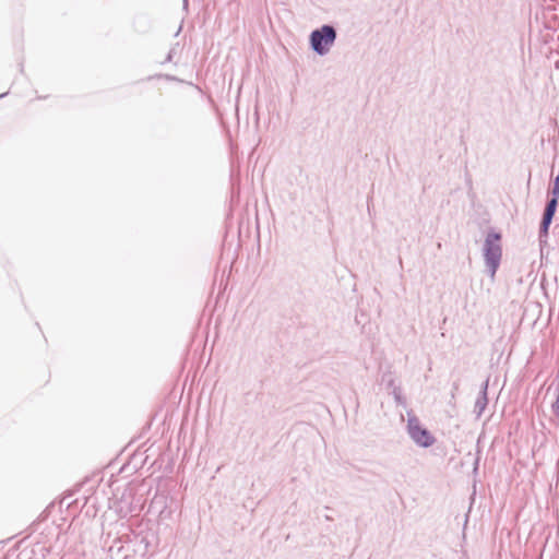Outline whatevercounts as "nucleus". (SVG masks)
<instances>
[{
  "mask_svg": "<svg viewBox=\"0 0 559 559\" xmlns=\"http://www.w3.org/2000/svg\"><path fill=\"white\" fill-rule=\"evenodd\" d=\"M483 257L486 272L491 280H495L496 273L502 259L501 234L495 230L487 233L483 247Z\"/></svg>",
  "mask_w": 559,
  "mask_h": 559,
  "instance_id": "obj_1",
  "label": "nucleus"
},
{
  "mask_svg": "<svg viewBox=\"0 0 559 559\" xmlns=\"http://www.w3.org/2000/svg\"><path fill=\"white\" fill-rule=\"evenodd\" d=\"M336 29L332 25H322L309 36L311 49L319 56L326 55L336 40Z\"/></svg>",
  "mask_w": 559,
  "mask_h": 559,
  "instance_id": "obj_2",
  "label": "nucleus"
},
{
  "mask_svg": "<svg viewBox=\"0 0 559 559\" xmlns=\"http://www.w3.org/2000/svg\"><path fill=\"white\" fill-rule=\"evenodd\" d=\"M406 430L412 441L420 448H429L436 442L433 435L423 427L419 419L411 412L407 413Z\"/></svg>",
  "mask_w": 559,
  "mask_h": 559,
  "instance_id": "obj_3",
  "label": "nucleus"
},
{
  "mask_svg": "<svg viewBox=\"0 0 559 559\" xmlns=\"http://www.w3.org/2000/svg\"><path fill=\"white\" fill-rule=\"evenodd\" d=\"M141 499H135L132 489H127L121 495V498L114 503L115 511L120 518L138 514L141 511Z\"/></svg>",
  "mask_w": 559,
  "mask_h": 559,
  "instance_id": "obj_4",
  "label": "nucleus"
},
{
  "mask_svg": "<svg viewBox=\"0 0 559 559\" xmlns=\"http://www.w3.org/2000/svg\"><path fill=\"white\" fill-rule=\"evenodd\" d=\"M557 206H558V200H555V198H549L546 203V206H545V210L543 213V218H542L540 226H539V236L540 237L542 236L546 237L548 235V230L551 225L555 213L557 211Z\"/></svg>",
  "mask_w": 559,
  "mask_h": 559,
  "instance_id": "obj_5",
  "label": "nucleus"
},
{
  "mask_svg": "<svg viewBox=\"0 0 559 559\" xmlns=\"http://www.w3.org/2000/svg\"><path fill=\"white\" fill-rule=\"evenodd\" d=\"M487 390H488V380H486L483 385L481 390L479 392V395L477 396L474 405V413L477 417H480L484 411L486 409V406L488 404V397H487Z\"/></svg>",
  "mask_w": 559,
  "mask_h": 559,
  "instance_id": "obj_6",
  "label": "nucleus"
},
{
  "mask_svg": "<svg viewBox=\"0 0 559 559\" xmlns=\"http://www.w3.org/2000/svg\"><path fill=\"white\" fill-rule=\"evenodd\" d=\"M550 198H555V200H559V175L554 180Z\"/></svg>",
  "mask_w": 559,
  "mask_h": 559,
  "instance_id": "obj_7",
  "label": "nucleus"
},
{
  "mask_svg": "<svg viewBox=\"0 0 559 559\" xmlns=\"http://www.w3.org/2000/svg\"><path fill=\"white\" fill-rule=\"evenodd\" d=\"M393 395H394V399H395L396 403H399V404H403L404 403V400H403L402 394H401V390L399 388H395L393 390Z\"/></svg>",
  "mask_w": 559,
  "mask_h": 559,
  "instance_id": "obj_8",
  "label": "nucleus"
},
{
  "mask_svg": "<svg viewBox=\"0 0 559 559\" xmlns=\"http://www.w3.org/2000/svg\"><path fill=\"white\" fill-rule=\"evenodd\" d=\"M174 52H175V48H171L166 57V62H170L173 60Z\"/></svg>",
  "mask_w": 559,
  "mask_h": 559,
  "instance_id": "obj_9",
  "label": "nucleus"
},
{
  "mask_svg": "<svg viewBox=\"0 0 559 559\" xmlns=\"http://www.w3.org/2000/svg\"><path fill=\"white\" fill-rule=\"evenodd\" d=\"M185 7L188 5V0H183Z\"/></svg>",
  "mask_w": 559,
  "mask_h": 559,
  "instance_id": "obj_10",
  "label": "nucleus"
},
{
  "mask_svg": "<svg viewBox=\"0 0 559 559\" xmlns=\"http://www.w3.org/2000/svg\"><path fill=\"white\" fill-rule=\"evenodd\" d=\"M7 93L0 94V98L4 97Z\"/></svg>",
  "mask_w": 559,
  "mask_h": 559,
  "instance_id": "obj_11",
  "label": "nucleus"
}]
</instances>
